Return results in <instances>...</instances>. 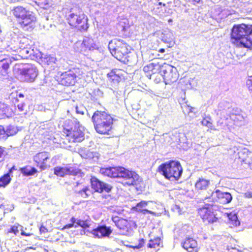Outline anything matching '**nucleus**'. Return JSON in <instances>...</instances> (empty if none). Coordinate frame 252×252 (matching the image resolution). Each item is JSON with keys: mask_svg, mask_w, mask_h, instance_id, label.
Listing matches in <instances>:
<instances>
[{"mask_svg": "<svg viewBox=\"0 0 252 252\" xmlns=\"http://www.w3.org/2000/svg\"><path fill=\"white\" fill-rule=\"evenodd\" d=\"M18 104H17V107L18 109V110L20 112H22L24 110L25 107V104L22 101H21V102H17Z\"/></svg>", "mask_w": 252, "mask_h": 252, "instance_id": "5fc2aeb1", "label": "nucleus"}, {"mask_svg": "<svg viewBox=\"0 0 252 252\" xmlns=\"http://www.w3.org/2000/svg\"><path fill=\"white\" fill-rule=\"evenodd\" d=\"M39 230H40V232L41 233H45L46 232H47V229L44 226H41L39 229Z\"/></svg>", "mask_w": 252, "mask_h": 252, "instance_id": "0e129e2a", "label": "nucleus"}, {"mask_svg": "<svg viewBox=\"0 0 252 252\" xmlns=\"http://www.w3.org/2000/svg\"><path fill=\"white\" fill-rule=\"evenodd\" d=\"M4 148L0 147V163L4 160Z\"/></svg>", "mask_w": 252, "mask_h": 252, "instance_id": "6e6d98bb", "label": "nucleus"}, {"mask_svg": "<svg viewBox=\"0 0 252 252\" xmlns=\"http://www.w3.org/2000/svg\"><path fill=\"white\" fill-rule=\"evenodd\" d=\"M245 196L248 198H252V192L248 191L245 193Z\"/></svg>", "mask_w": 252, "mask_h": 252, "instance_id": "e2e57ef3", "label": "nucleus"}, {"mask_svg": "<svg viewBox=\"0 0 252 252\" xmlns=\"http://www.w3.org/2000/svg\"><path fill=\"white\" fill-rule=\"evenodd\" d=\"M89 192H90L89 188L87 187L83 188L81 190L78 191V193L81 194L83 196V195H85V197L89 196Z\"/></svg>", "mask_w": 252, "mask_h": 252, "instance_id": "603ef678", "label": "nucleus"}, {"mask_svg": "<svg viewBox=\"0 0 252 252\" xmlns=\"http://www.w3.org/2000/svg\"><path fill=\"white\" fill-rule=\"evenodd\" d=\"M43 56L44 54L41 52L38 51H34V53L32 54L30 59L32 60H35L37 62L40 63L42 62Z\"/></svg>", "mask_w": 252, "mask_h": 252, "instance_id": "4c0bfd02", "label": "nucleus"}, {"mask_svg": "<svg viewBox=\"0 0 252 252\" xmlns=\"http://www.w3.org/2000/svg\"><path fill=\"white\" fill-rule=\"evenodd\" d=\"M228 217L227 224L229 227L232 228L240 224V222L238 219L237 216L235 214L230 213L227 214Z\"/></svg>", "mask_w": 252, "mask_h": 252, "instance_id": "c85d7f7f", "label": "nucleus"}, {"mask_svg": "<svg viewBox=\"0 0 252 252\" xmlns=\"http://www.w3.org/2000/svg\"><path fill=\"white\" fill-rule=\"evenodd\" d=\"M210 184V180L199 178L195 184V188L197 190H205L207 189Z\"/></svg>", "mask_w": 252, "mask_h": 252, "instance_id": "2f4dec72", "label": "nucleus"}, {"mask_svg": "<svg viewBox=\"0 0 252 252\" xmlns=\"http://www.w3.org/2000/svg\"><path fill=\"white\" fill-rule=\"evenodd\" d=\"M74 48L76 52L86 56L90 52L97 49L98 46L92 37L85 36L82 41L79 40L75 43Z\"/></svg>", "mask_w": 252, "mask_h": 252, "instance_id": "0eeeda50", "label": "nucleus"}, {"mask_svg": "<svg viewBox=\"0 0 252 252\" xmlns=\"http://www.w3.org/2000/svg\"><path fill=\"white\" fill-rule=\"evenodd\" d=\"M159 242L160 239L159 238H157L154 240L151 239L148 244V247L150 248H155L156 246H159Z\"/></svg>", "mask_w": 252, "mask_h": 252, "instance_id": "49530a36", "label": "nucleus"}, {"mask_svg": "<svg viewBox=\"0 0 252 252\" xmlns=\"http://www.w3.org/2000/svg\"><path fill=\"white\" fill-rule=\"evenodd\" d=\"M7 139L5 128L2 125H0V141H4Z\"/></svg>", "mask_w": 252, "mask_h": 252, "instance_id": "09e8293b", "label": "nucleus"}, {"mask_svg": "<svg viewBox=\"0 0 252 252\" xmlns=\"http://www.w3.org/2000/svg\"><path fill=\"white\" fill-rule=\"evenodd\" d=\"M127 220L122 218L120 221L118 222L116 226L120 229L125 230L127 229Z\"/></svg>", "mask_w": 252, "mask_h": 252, "instance_id": "a19ab883", "label": "nucleus"}, {"mask_svg": "<svg viewBox=\"0 0 252 252\" xmlns=\"http://www.w3.org/2000/svg\"><path fill=\"white\" fill-rule=\"evenodd\" d=\"M102 95L103 93L99 89H94L92 92V96L94 100H97L99 98L102 97Z\"/></svg>", "mask_w": 252, "mask_h": 252, "instance_id": "c03bdc74", "label": "nucleus"}, {"mask_svg": "<svg viewBox=\"0 0 252 252\" xmlns=\"http://www.w3.org/2000/svg\"><path fill=\"white\" fill-rule=\"evenodd\" d=\"M75 110L77 114L81 115H84L85 112L87 111L86 108L83 105L77 106L75 107Z\"/></svg>", "mask_w": 252, "mask_h": 252, "instance_id": "8fccbe9b", "label": "nucleus"}, {"mask_svg": "<svg viewBox=\"0 0 252 252\" xmlns=\"http://www.w3.org/2000/svg\"><path fill=\"white\" fill-rule=\"evenodd\" d=\"M236 107H232L230 103L226 101H221L219 103L218 109L216 110L217 115L221 118L228 120Z\"/></svg>", "mask_w": 252, "mask_h": 252, "instance_id": "2eb2a0df", "label": "nucleus"}, {"mask_svg": "<svg viewBox=\"0 0 252 252\" xmlns=\"http://www.w3.org/2000/svg\"><path fill=\"white\" fill-rule=\"evenodd\" d=\"M12 176L7 173L0 177V188H5L12 180Z\"/></svg>", "mask_w": 252, "mask_h": 252, "instance_id": "f704fd0d", "label": "nucleus"}, {"mask_svg": "<svg viewBox=\"0 0 252 252\" xmlns=\"http://www.w3.org/2000/svg\"><path fill=\"white\" fill-rule=\"evenodd\" d=\"M21 127L16 126L13 125L8 126H6V128H5L6 138H7L9 136L15 135L19 131L21 130Z\"/></svg>", "mask_w": 252, "mask_h": 252, "instance_id": "72a5a7b5", "label": "nucleus"}, {"mask_svg": "<svg viewBox=\"0 0 252 252\" xmlns=\"http://www.w3.org/2000/svg\"><path fill=\"white\" fill-rule=\"evenodd\" d=\"M67 23L72 27H76L81 32L86 31L89 28L88 18L79 9H71L66 14Z\"/></svg>", "mask_w": 252, "mask_h": 252, "instance_id": "39448f33", "label": "nucleus"}, {"mask_svg": "<svg viewBox=\"0 0 252 252\" xmlns=\"http://www.w3.org/2000/svg\"><path fill=\"white\" fill-rule=\"evenodd\" d=\"M91 183L92 188L95 191L99 193L103 192L109 193L113 188L111 185L103 182L94 177L91 178Z\"/></svg>", "mask_w": 252, "mask_h": 252, "instance_id": "a211bd4d", "label": "nucleus"}, {"mask_svg": "<svg viewBox=\"0 0 252 252\" xmlns=\"http://www.w3.org/2000/svg\"><path fill=\"white\" fill-rule=\"evenodd\" d=\"M159 52L160 53H164L165 52V49H163V48L160 49L159 50Z\"/></svg>", "mask_w": 252, "mask_h": 252, "instance_id": "774afa93", "label": "nucleus"}, {"mask_svg": "<svg viewBox=\"0 0 252 252\" xmlns=\"http://www.w3.org/2000/svg\"><path fill=\"white\" fill-rule=\"evenodd\" d=\"M201 124L204 126L208 127L209 128H210L212 130H218V129L216 128L212 122V119L211 117L209 116H207L204 117L201 121Z\"/></svg>", "mask_w": 252, "mask_h": 252, "instance_id": "c9c22d12", "label": "nucleus"}, {"mask_svg": "<svg viewBox=\"0 0 252 252\" xmlns=\"http://www.w3.org/2000/svg\"><path fill=\"white\" fill-rule=\"evenodd\" d=\"M96 131L100 134H108L112 128L114 119L104 111H96L92 117Z\"/></svg>", "mask_w": 252, "mask_h": 252, "instance_id": "20e7f679", "label": "nucleus"}, {"mask_svg": "<svg viewBox=\"0 0 252 252\" xmlns=\"http://www.w3.org/2000/svg\"><path fill=\"white\" fill-rule=\"evenodd\" d=\"M158 172L171 182L179 180L183 173V168L179 161L170 160L161 163L158 168Z\"/></svg>", "mask_w": 252, "mask_h": 252, "instance_id": "7ed1b4c3", "label": "nucleus"}, {"mask_svg": "<svg viewBox=\"0 0 252 252\" xmlns=\"http://www.w3.org/2000/svg\"><path fill=\"white\" fill-rule=\"evenodd\" d=\"M232 42L239 47H252V25H235L231 31Z\"/></svg>", "mask_w": 252, "mask_h": 252, "instance_id": "f03ea898", "label": "nucleus"}, {"mask_svg": "<svg viewBox=\"0 0 252 252\" xmlns=\"http://www.w3.org/2000/svg\"><path fill=\"white\" fill-rule=\"evenodd\" d=\"M54 172L56 175L61 177L67 175L79 177H82L84 175L80 169L73 166H57L54 168Z\"/></svg>", "mask_w": 252, "mask_h": 252, "instance_id": "4468645a", "label": "nucleus"}, {"mask_svg": "<svg viewBox=\"0 0 252 252\" xmlns=\"http://www.w3.org/2000/svg\"><path fill=\"white\" fill-rule=\"evenodd\" d=\"M161 65L158 63H152L145 66L143 68V71L147 73V76L151 78L152 74H156L157 72L159 73Z\"/></svg>", "mask_w": 252, "mask_h": 252, "instance_id": "b1692460", "label": "nucleus"}, {"mask_svg": "<svg viewBox=\"0 0 252 252\" xmlns=\"http://www.w3.org/2000/svg\"><path fill=\"white\" fill-rule=\"evenodd\" d=\"M159 73L162 76L165 84H171L178 79L179 74L176 67L167 63L161 65Z\"/></svg>", "mask_w": 252, "mask_h": 252, "instance_id": "1a4fd4ad", "label": "nucleus"}, {"mask_svg": "<svg viewBox=\"0 0 252 252\" xmlns=\"http://www.w3.org/2000/svg\"><path fill=\"white\" fill-rule=\"evenodd\" d=\"M6 111V106L4 104L0 102V119H4L7 117Z\"/></svg>", "mask_w": 252, "mask_h": 252, "instance_id": "37998d69", "label": "nucleus"}, {"mask_svg": "<svg viewBox=\"0 0 252 252\" xmlns=\"http://www.w3.org/2000/svg\"><path fill=\"white\" fill-rule=\"evenodd\" d=\"M84 127L79 125L75 127L70 133L67 135L72 139L73 142H80L84 139Z\"/></svg>", "mask_w": 252, "mask_h": 252, "instance_id": "4be33fe9", "label": "nucleus"}, {"mask_svg": "<svg viewBox=\"0 0 252 252\" xmlns=\"http://www.w3.org/2000/svg\"><path fill=\"white\" fill-rule=\"evenodd\" d=\"M77 70L78 69L73 68L62 73L59 80L60 83L66 86L74 85L76 81Z\"/></svg>", "mask_w": 252, "mask_h": 252, "instance_id": "dca6fc26", "label": "nucleus"}, {"mask_svg": "<svg viewBox=\"0 0 252 252\" xmlns=\"http://www.w3.org/2000/svg\"><path fill=\"white\" fill-rule=\"evenodd\" d=\"M95 153L91 152L88 149H85L81 152V156L84 158H93Z\"/></svg>", "mask_w": 252, "mask_h": 252, "instance_id": "58836bf2", "label": "nucleus"}, {"mask_svg": "<svg viewBox=\"0 0 252 252\" xmlns=\"http://www.w3.org/2000/svg\"><path fill=\"white\" fill-rule=\"evenodd\" d=\"M164 32H167V33L166 34L164 33V35L165 36V37H164V39H163V40L166 42H170L172 40V33L169 31H164Z\"/></svg>", "mask_w": 252, "mask_h": 252, "instance_id": "3c124183", "label": "nucleus"}, {"mask_svg": "<svg viewBox=\"0 0 252 252\" xmlns=\"http://www.w3.org/2000/svg\"><path fill=\"white\" fill-rule=\"evenodd\" d=\"M12 63V58L9 57L0 60V74L5 76L7 73V70L9 65Z\"/></svg>", "mask_w": 252, "mask_h": 252, "instance_id": "a878e982", "label": "nucleus"}, {"mask_svg": "<svg viewBox=\"0 0 252 252\" xmlns=\"http://www.w3.org/2000/svg\"><path fill=\"white\" fill-rule=\"evenodd\" d=\"M122 218H120L118 216H114L112 217V220L113 222L115 223V225H116L119 221L122 219Z\"/></svg>", "mask_w": 252, "mask_h": 252, "instance_id": "13d9d810", "label": "nucleus"}, {"mask_svg": "<svg viewBox=\"0 0 252 252\" xmlns=\"http://www.w3.org/2000/svg\"><path fill=\"white\" fill-rule=\"evenodd\" d=\"M18 52L21 54L22 58L30 59L32 54L34 53V50L22 45L21 46H19Z\"/></svg>", "mask_w": 252, "mask_h": 252, "instance_id": "7c9ffc66", "label": "nucleus"}, {"mask_svg": "<svg viewBox=\"0 0 252 252\" xmlns=\"http://www.w3.org/2000/svg\"><path fill=\"white\" fill-rule=\"evenodd\" d=\"M71 223L67 224L63 226L61 229L62 230H64L65 229H70L73 227H75V218L74 217H72L70 219Z\"/></svg>", "mask_w": 252, "mask_h": 252, "instance_id": "de8ad7c7", "label": "nucleus"}, {"mask_svg": "<svg viewBox=\"0 0 252 252\" xmlns=\"http://www.w3.org/2000/svg\"><path fill=\"white\" fill-rule=\"evenodd\" d=\"M237 155L241 161L245 163H250L252 161V152L249 151L247 148L239 150Z\"/></svg>", "mask_w": 252, "mask_h": 252, "instance_id": "393cba45", "label": "nucleus"}, {"mask_svg": "<svg viewBox=\"0 0 252 252\" xmlns=\"http://www.w3.org/2000/svg\"><path fill=\"white\" fill-rule=\"evenodd\" d=\"M80 125L78 122L76 120H67L64 123V129L67 132V133H70L75 127H77Z\"/></svg>", "mask_w": 252, "mask_h": 252, "instance_id": "c756f323", "label": "nucleus"}, {"mask_svg": "<svg viewBox=\"0 0 252 252\" xmlns=\"http://www.w3.org/2000/svg\"><path fill=\"white\" fill-rule=\"evenodd\" d=\"M100 172L111 178H119V181L124 186H137L141 182V178L135 172L122 166L102 168Z\"/></svg>", "mask_w": 252, "mask_h": 252, "instance_id": "f257e3e1", "label": "nucleus"}, {"mask_svg": "<svg viewBox=\"0 0 252 252\" xmlns=\"http://www.w3.org/2000/svg\"><path fill=\"white\" fill-rule=\"evenodd\" d=\"M208 193V195L205 197L204 200L212 199V202L218 201L221 204H228L232 199V196L230 193L222 192L219 189H217L215 191H212L210 190Z\"/></svg>", "mask_w": 252, "mask_h": 252, "instance_id": "f8f14e48", "label": "nucleus"}, {"mask_svg": "<svg viewBox=\"0 0 252 252\" xmlns=\"http://www.w3.org/2000/svg\"><path fill=\"white\" fill-rule=\"evenodd\" d=\"M182 244L183 248L189 252H197L198 251L197 242L192 238H186Z\"/></svg>", "mask_w": 252, "mask_h": 252, "instance_id": "5701e85b", "label": "nucleus"}, {"mask_svg": "<svg viewBox=\"0 0 252 252\" xmlns=\"http://www.w3.org/2000/svg\"><path fill=\"white\" fill-rule=\"evenodd\" d=\"M145 240L144 239H140L139 241L138 245L135 246H132V247L134 249H140L143 246Z\"/></svg>", "mask_w": 252, "mask_h": 252, "instance_id": "864d4df0", "label": "nucleus"}, {"mask_svg": "<svg viewBox=\"0 0 252 252\" xmlns=\"http://www.w3.org/2000/svg\"><path fill=\"white\" fill-rule=\"evenodd\" d=\"M229 119L234 122L238 126H244L248 123L246 114L242 113L238 108H234Z\"/></svg>", "mask_w": 252, "mask_h": 252, "instance_id": "6ab92c4d", "label": "nucleus"}, {"mask_svg": "<svg viewBox=\"0 0 252 252\" xmlns=\"http://www.w3.org/2000/svg\"><path fill=\"white\" fill-rule=\"evenodd\" d=\"M173 2L176 6L179 5L180 4V1L179 0H174Z\"/></svg>", "mask_w": 252, "mask_h": 252, "instance_id": "69168bd1", "label": "nucleus"}, {"mask_svg": "<svg viewBox=\"0 0 252 252\" xmlns=\"http://www.w3.org/2000/svg\"><path fill=\"white\" fill-rule=\"evenodd\" d=\"M21 173L24 176L29 177L35 175L37 173V170L34 167L26 165L19 169Z\"/></svg>", "mask_w": 252, "mask_h": 252, "instance_id": "bb28decb", "label": "nucleus"}, {"mask_svg": "<svg viewBox=\"0 0 252 252\" xmlns=\"http://www.w3.org/2000/svg\"><path fill=\"white\" fill-rule=\"evenodd\" d=\"M20 74L23 81L33 82L38 75V70L34 65L28 64L20 69Z\"/></svg>", "mask_w": 252, "mask_h": 252, "instance_id": "ddd939ff", "label": "nucleus"}, {"mask_svg": "<svg viewBox=\"0 0 252 252\" xmlns=\"http://www.w3.org/2000/svg\"><path fill=\"white\" fill-rule=\"evenodd\" d=\"M13 14L20 19V23L25 26H28L35 20L33 13L27 10L22 6L15 7L13 10Z\"/></svg>", "mask_w": 252, "mask_h": 252, "instance_id": "9d476101", "label": "nucleus"}, {"mask_svg": "<svg viewBox=\"0 0 252 252\" xmlns=\"http://www.w3.org/2000/svg\"><path fill=\"white\" fill-rule=\"evenodd\" d=\"M17 170V168L16 166L13 165L11 168H10L8 171H7V173L9 174L10 175H11L12 177H13V174L14 171H16Z\"/></svg>", "mask_w": 252, "mask_h": 252, "instance_id": "bf43d9fd", "label": "nucleus"}, {"mask_svg": "<svg viewBox=\"0 0 252 252\" xmlns=\"http://www.w3.org/2000/svg\"><path fill=\"white\" fill-rule=\"evenodd\" d=\"M7 35V39H10L9 41H7L9 42L8 48L13 51L18 52L19 46L23 45L26 47L29 45L30 40L28 38L24 36H18L14 32H10L8 33Z\"/></svg>", "mask_w": 252, "mask_h": 252, "instance_id": "9b49d317", "label": "nucleus"}, {"mask_svg": "<svg viewBox=\"0 0 252 252\" xmlns=\"http://www.w3.org/2000/svg\"><path fill=\"white\" fill-rule=\"evenodd\" d=\"M56 61V58L54 55L44 54L41 63L44 64L50 65L55 63Z\"/></svg>", "mask_w": 252, "mask_h": 252, "instance_id": "e433bc0d", "label": "nucleus"}, {"mask_svg": "<svg viewBox=\"0 0 252 252\" xmlns=\"http://www.w3.org/2000/svg\"><path fill=\"white\" fill-rule=\"evenodd\" d=\"M148 202L144 200H142L140 202L138 203L134 207V209L138 212V211L144 209V207L148 205Z\"/></svg>", "mask_w": 252, "mask_h": 252, "instance_id": "a18cd8bd", "label": "nucleus"}, {"mask_svg": "<svg viewBox=\"0 0 252 252\" xmlns=\"http://www.w3.org/2000/svg\"><path fill=\"white\" fill-rule=\"evenodd\" d=\"M246 84L249 89L252 90V76L249 78Z\"/></svg>", "mask_w": 252, "mask_h": 252, "instance_id": "4d7b16f0", "label": "nucleus"}, {"mask_svg": "<svg viewBox=\"0 0 252 252\" xmlns=\"http://www.w3.org/2000/svg\"><path fill=\"white\" fill-rule=\"evenodd\" d=\"M78 226H80L83 228H86L89 227V225L86 221L75 218V228H77Z\"/></svg>", "mask_w": 252, "mask_h": 252, "instance_id": "79ce46f5", "label": "nucleus"}, {"mask_svg": "<svg viewBox=\"0 0 252 252\" xmlns=\"http://www.w3.org/2000/svg\"><path fill=\"white\" fill-rule=\"evenodd\" d=\"M223 124V122H220V121H219L217 122V126H220L222 124Z\"/></svg>", "mask_w": 252, "mask_h": 252, "instance_id": "338daca9", "label": "nucleus"}, {"mask_svg": "<svg viewBox=\"0 0 252 252\" xmlns=\"http://www.w3.org/2000/svg\"><path fill=\"white\" fill-rule=\"evenodd\" d=\"M138 212H140V213H142L143 214H152L153 213V212L152 211L148 210V209H142L138 211Z\"/></svg>", "mask_w": 252, "mask_h": 252, "instance_id": "052dcab7", "label": "nucleus"}, {"mask_svg": "<svg viewBox=\"0 0 252 252\" xmlns=\"http://www.w3.org/2000/svg\"><path fill=\"white\" fill-rule=\"evenodd\" d=\"M112 232L111 227L105 225H99L96 228L93 229L91 233L94 237L102 238L108 237Z\"/></svg>", "mask_w": 252, "mask_h": 252, "instance_id": "aec40b11", "label": "nucleus"}, {"mask_svg": "<svg viewBox=\"0 0 252 252\" xmlns=\"http://www.w3.org/2000/svg\"><path fill=\"white\" fill-rule=\"evenodd\" d=\"M23 227L22 225L18 223H15L14 225H12L10 227L9 230H8V232L17 235L18 233H19V231H21V234L22 236H30L32 235L31 233H26L23 230Z\"/></svg>", "mask_w": 252, "mask_h": 252, "instance_id": "cd10ccee", "label": "nucleus"}, {"mask_svg": "<svg viewBox=\"0 0 252 252\" xmlns=\"http://www.w3.org/2000/svg\"><path fill=\"white\" fill-rule=\"evenodd\" d=\"M51 155L47 152H42L37 153L33 157V161L36 163V166L42 171L47 168V162L50 158Z\"/></svg>", "mask_w": 252, "mask_h": 252, "instance_id": "f3484780", "label": "nucleus"}, {"mask_svg": "<svg viewBox=\"0 0 252 252\" xmlns=\"http://www.w3.org/2000/svg\"><path fill=\"white\" fill-rule=\"evenodd\" d=\"M108 81L112 86H117L124 78L123 71L120 69H114L107 74Z\"/></svg>", "mask_w": 252, "mask_h": 252, "instance_id": "412c9836", "label": "nucleus"}, {"mask_svg": "<svg viewBox=\"0 0 252 252\" xmlns=\"http://www.w3.org/2000/svg\"><path fill=\"white\" fill-rule=\"evenodd\" d=\"M37 5L41 8L46 9L50 6L48 0H33Z\"/></svg>", "mask_w": 252, "mask_h": 252, "instance_id": "ea45409f", "label": "nucleus"}, {"mask_svg": "<svg viewBox=\"0 0 252 252\" xmlns=\"http://www.w3.org/2000/svg\"><path fill=\"white\" fill-rule=\"evenodd\" d=\"M16 97H17V98L16 99V102H19V99L18 98H24V94H23L21 93H17V94H16Z\"/></svg>", "mask_w": 252, "mask_h": 252, "instance_id": "680f3d73", "label": "nucleus"}, {"mask_svg": "<svg viewBox=\"0 0 252 252\" xmlns=\"http://www.w3.org/2000/svg\"><path fill=\"white\" fill-rule=\"evenodd\" d=\"M179 84L181 86L182 91L183 92L184 94H185V90L191 89L192 88L190 78L187 77L181 78L180 80Z\"/></svg>", "mask_w": 252, "mask_h": 252, "instance_id": "473e14b6", "label": "nucleus"}, {"mask_svg": "<svg viewBox=\"0 0 252 252\" xmlns=\"http://www.w3.org/2000/svg\"><path fill=\"white\" fill-rule=\"evenodd\" d=\"M108 47L112 55L118 60L124 63L127 61L128 49L123 40L113 39L109 42Z\"/></svg>", "mask_w": 252, "mask_h": 252, "instance_id": "423d86ee", "label": "nucleus"}, {"mask_svg": "<svg viewBox=\"0 0 252 252\" xmlns=\"http://www.w3.org/2000/svg\"><path fill=\"white\" fill-rule=\"evenodd\" d=\"M213 203L205 204L198 209V214L204 222L206 223H214L219 220L217 211L214 208Z\"/></svg>", "mask_w": 252, "mask_h": 252, "instance_id": "6e6552de", "label": "nucleus"}]
</instances>
